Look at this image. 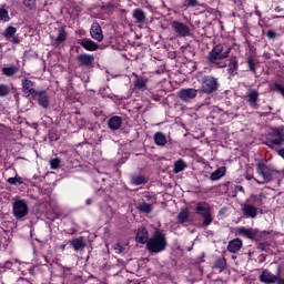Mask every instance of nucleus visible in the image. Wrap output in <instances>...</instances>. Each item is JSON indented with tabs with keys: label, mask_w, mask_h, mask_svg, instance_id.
I'll return each mask as SVG.
<instances>
[{
	"label": "nucleus",
	"mask_w": 284,
	"mask_h": 284,
	"mask_svg": "<svg viewBox=\"0 0 284 284\" xmlns=\"http://www.w3.org/2000/svg\"><path fill=\"white\" fill-rule=\"evenodd\" d=\"M168 248V236L163 230L158 229L146 242V250L150 254H161Z\"/></svg>",
	"instance_id": "nucleus-1"
},
{
	"label": "nucleus",
	"mask_w": 284,
	"mask_h": 284,
	"mask_svg": "<svg viewBox=\"0 0 284 284\" xmlns=\"http://www.w3.org/2000/svg\"><path fill=\"white\" fill-rule=\"evenodd\" d=\"M264 145L274 150V148H281L284 144V130L283 126L274 128L265 135Z\"/></svg>",
	"instance_id": "nucleus-2"
},
{
	"label": "nucleus",
	"mask_w": 284,
	"mask_h": 284,
	"mask_svg": "<svg viewBox=\"0 0 284 284\" xmlns=\"http://www.w3.org/2000/svg\"><path fill=\"white\" fill-rule=\"evenodd\" d=\"M230 52H232V48L225 47L223 44H216L206 57L209 63H216L223 59H227L230 57Z\"/></svg>",
	"instance_id": "nucleus-3"
},
{
	"label": "nucleus",
	"mask_w": 284,
	"mask_h": 284,
	"mask_svg": "<svg viewBox=\"0 0 284 284\" xmlns=\"http://www.w3.org/2000/svg\"><path fill=\"white\" fill-rule=\"evenodd\" d=\"M219 79L213 75H204L201 82V92L203 94H214L219 92Z\"/></svg>",
	"instance_id": "nucleus-4"
},
{
	"label": "nucleus",
	"mask_w": 284,
	"mask_h": 284,
	"mask_svg": "<svg viewBox=\"0 0 284 284\" xmlns=\"http://www.w3.org/2000/svg\"><path fill=\"white\" fill-rule=\"evenodd\" d=\"M29 209L26 200H14L12 203V214L16 221H23L28 216Z\"/></svg>",
	"instance_id": "nucleus-5"
},
{
	"label": "nucleus",
	"mask_w": 284,
	"mask_h": 284,
	"mask_svg": "<svg viewBox=\"0 0 284 284\" xmlns=\"http://www.w3.org/2000/svg\"><path fill=\"white\" fill-rule=\"evenodd\" d=\"M196 214H200L204 219L203 226L207 227V225L212 224V211L210 209V204L207 202H199L195 207Z\"/></svg>",
	"instance_id": "nucleus-6"
},
{
	"label": "nucleus",
	"mask_w": 284,
	"mask_h": 284,
	"mask_svg": "<svg viewBox=\"0 0 284 284\" xmlns=\"http://www.w3.org/2000/svg\"><path fill=\"white\" fill-rule=\"evenodd\" d=\"M171 28L175 32V34H178V37L185 38V37H190V34H191L190 27L179 20H174L171 23Z\"/></svg>",
	"instance_id": "nucleus-7"
},
{
	"label": "nucleus",
	"mask_w": 284,
	"mask_h": 284,
	"mask_svg": "<svg viewBox=\"0 0 284 284\" xmlns=\"http://www.w3.org/2000/svg\"><path fill=\"white\" fill-rule=\"evenodd\" d=\"M257 174L262 176L264 183H270L274 180V170L270 169L265 163L257 164Z\"/></svg>",
	"instance_id": "nucleus-8"
},
{
	"label": "nucleus",
	"mask_w": 284,
	"mask_h": 284,
	"mask_svg": "<svg viewBox=\"0 0 284 284\" xmlns=\"http://www.w3.org/2000/svg\"><path fill=\"white\" fill-rule=\"evenodd\" d=\"M178 97L184 103H190V101L194 100L195 97H199V90L194 88L181 89L178 92Z\"/></svg>",
	"instance_id": "nucleus-9"
},
{
	"label": "nucleus",
	"mask_w": 284,
	"mask_h": 284,
	"mask_svg": "<svg viewBox=\"0 0 284 284\" xmlns=\"http://www.w3.org/2000/svg\"><path fill=\"white\" fill-rule=\"evenodd\" d=\"M77 61L81 68H94V55L92 54H79Z\"/></svg>",
	"instance_id": "nucleus-10"
},
{
	"label": "nucleus",
	"mask_w": 284,
	"mask_h": 284,
	"mask_svg": "<svg viewBox=\"0 0 284 284\" xmlns=\"http://www.w3.org/2000/svg\"><path fill=\"white\" fill-rule=\"evenodd\" d=\"M31 99H33V101H38L41 108H50V97H48L45 91H37Z\"/></svg>",
	"instance_id": "nucleus-11"
},
{
	"label": "nucleus",
	"mask_w": 284,
	"mask_h": 284,
	"mask_svg": "<svg viewBox=\"0 0 284 284\" xmlns=\"http://www.w3.org/2000/svg\"><path fill=\"white\" fill-rule=\"evenodd\" d=\"M22 83V92L27 99H30V97H33L37 92L34 90V82H32L30 79L24 78L21 80Z\"/></svg>",
	"instance_id": "nucleus-12"
},
{
	"label": "nucleus",
	"mask_w": 284,
	"mask_h": 284,
	"mask_svg": "<svg viewBox=\"0 0 284 284\" xmlns=\"http://www.w3.org/2000/svg\"><path fill=\"white\" fill-rule=\"evenodd\" d=\"M243 215L246 219H256L258 216V207L245 202L241 205Z\"/></svg>",
	"instance_id": "nucleus-13"
},
{
	"label": "nucleus",
	"mask_w": 284,
	"mask_h": 284,
	"mask_svg": "<svg viewBox=\"0 0 284 284\" xmlns=\"http://www.w3.org/2000/svg\"><path fill=\"white\" fill-rule=\"evenodd\" d=\"M69 245L74 250V252H83L88 245V241L83 236L74 237L69 241Z\"/></svg>",
	"instance_id": "nucleus-14"
},
{
	"label": "nucleus",
	"mask_w": 284,
	"mask_h": 284,
	"mask_svg": "<svg viewBox=\"0 0 284 284\" xmlns=\"http://www.w3.org/2000/svg\"><path fill=\"white\" fill-rule=\"evenodd\" d=\"M135 241L142 245H148V241H150V233L148 232V229L140 227L135 235Z\"/></svg>",
	"instance_id": "nucleus-15"
},
{
	"label": "nucleus",
	"mask_w": 284,
	"mask_h": 284,
	"mask_svg": "<svg viewBox=\"0 0 284 284\" xmlns=\"http://www.w3.org/2000/svg\"><path fill=\"white\" fill-rule=\"evenodd\" d=\"M260 281L265 284H274L278 281V275H274L268 270H264L260 275Z\"/></svg>",
	"instance_id": "nucleus-16"
},
{
	"label": "nucleus",
	"mask_w": 284,
	"mask_h": 284,
	"mask_svg": "<svg viewBox=\"0 0 284 284\" xmlns=\"http://www.w3.org/2000/svg\"><path fill=\"white\" fill-rule=\"evenodd\" d=\"M247 103H250L253 110H256L258 105V91L250 89L246 94Z\"/></svg>",
	"instance_id": "nucleus-17"
},
{
	"label": "nucleus",
	"mask_w": 284,
	"mask_h": 284,
	"mask_svg": "<svg viewBox=\"0 0 284 284\" xmlns=\"http://www.w3.org/2000/svg\"><path fill=\"white\" fill-rule=\"evenodd\" d=\"M90 34L95 41H103V30L99 23H93L91 26Z\"/></svg>",
	"instance_id": "nucleus-18"
},
{
	"label": "nucleus",
	"mask_w": 284,
	"mask_h": 284,
	"mask_svg": "<svg viewBox=\"0 0 284 284\" xmlns=\"http://www.w3.org/2000/svg\"><path fill=\"white\" fill-rule=\"evenodd\" d=\"M265 201V195L263 194H258V195H254L252 194L247 200L246 203H248V205H253V207H261V205H264Z\"/></svg>",
	"instance_id": "nucleus-19"
},
{
	"label": "nucleus",
	"mask_w": 284,
	"mask_h": 284,
	"mask_svg": "<svg viewBox=\"0 0 284 284\" xmlns=\"http://www.w3.org/2000/svg\"><path fill=\"white\" fill-rule=\"evenodd\" d=\"M239 234L245 236L246 239H250L251 241H256V239H258V230L256 229L241 227L239 230Z\"/></svg>",
	"instance_id": "nucleus-20"
},
{
	"label": "nucleus",
	"mask_w": 284,
	"mask_h": 284,
	"mask_svg": "<svg viewBox=\"0 0 284 284\" xmlns=\"http://www.w3.org/2000/svg\"><path fill=\"white\" fill-rule=\"evenodd\" d=\"M121 125H123V119L119 115H113L108 121V128L110 130H113V131L120 130Z\"/></svg>",
	"instance_id": "nucleus-21"
},
{
	"label": "nucleus",
	"mask_w": 284,
	"mask_h": 284,
	"mask_svg": "<svg viewBox=\"0 0 284 284\" xmlns=\"http://www.w3.org/2000/svg\"><path fill=\"white\" fill-rule=\"evenodd\" d=\"M80 45L84 48V50H88L89 52H95V50H99V44H97L94 41L90 39H82L80 41Z\"/></svg>",
	"instance_id": "nucleus-22"
},
{
	"label": "nucleus",
	"mask_w": 284,
	"mask_h": 284,
	"mask_svg": "<svg viewBox=\"0 0 284 284\" xmlns=\"http://www.w3.org/2000/svg\"><path fill=\"white\" fill-rule=\"evenodd\" d=\"M241 247H243V241H241V239H234V240L230 241L229 245H227V250L232 254H236V252H239L241 250Z\"/></svg>",
	"instance_id": "nucleus-23"
},
{
	"label": "nucleus",
	"mask_w": 284,
	"mask_h": 284,
	"mask_svg": "<svg viewBox=\"0 0 284 284\" xmlns=\"http://www.w3.org/2000/svg\"><path fill=\"white\" fill-rule=\"evenodd\" d=\"M132 17L135 19V23H145L148 19L145 11L139 8L133 10Z\"/></svg>",
	"instance_id": "nucleus-24"
},
{
	"label": "nucleus",
	"mask_w": 284,
	"mask_h": 284,
	"mask_svg": "<svg viewBox=\"0 0 284 284\" xmlns=\"http://www.w3.org/2000/svg\"><path fill=\"white\" fill-rule=\"evenodd\" d=\"M68 39V32H65V28H58V36L54 39V45H61Z\"/></svg>",
	"instance_id": "nucleus-25"
},
{
	"label": "nucleus",
	"mask_w": 284,
	"mask_h": 284,
	"mask_svg": "<svg viewBox=\"0 0 284 284\" xmlns=\"http://www.w3.org/2000/svg\"><path fill=\"white\" fill-rule=\"evenodd\" d=\"M19 72V67L14 64H10L8 67L2 68V74L3 77H14Z\"/></svg>",
	"instance_id": "nucleus-26"
},
{
	"label": "nucleus",
	"mask_w": 284,
	"mask_h": 284,
	"mask_svg": "<svg viewBox=\"0 0 284 284\" xmlns=\"http://www.w3.org/2000/svg\"><path fill=\"white\" fill-rule=\"evenodd\" d=\"M225 172H226L225 166H221L216 171L211 173L210 180L211 181H219L220 179H223V176H225Z\"/></svg>",
	"instance_id": "nucleus-27"
},
{
	"label": "nucleus",
	"mask_w": 284,
	"mask_h": 284,
	"mask_svg": "<svg viewBox=\"0 0 284 284\" xmlns=\"http://www.w3.org/2000/svg\"><path fill=\"white\" fill-rule=\"evenodd\" d=\"M187 221H190V210L182 209L178 214V223L183 224L187 223Z\"/></svg>",
	"instance_id": "nucleus-28"
},
{
	"label": "nucleus",
	"mask_w": 284,
	"mask_h": 284,
	"mask_svg": "<svg viewBox=\"0 0 284 284\" xmlns=\"http://www.w3.org/2000/svg\"><path fill=\"white\" fill-rule=\"evenodd\" d=\"M239 72V60L236 58H231L229 63V74L234 77Z\"/></svg>",
	"instance_id": "nucleus-29"
},
{
	"label": "nucleus",
	"mask_w": 284,
	"mask_h": 284,
	"mask_svg": "<svg viewBox=\"0 0 284 284\" xmlns=\"http://www.w3.org/2000/svg\"><path fill=\"white\" fill-rule=\"evenodd\" d=\"M134 87L138 88V90H145L148 88V79L135 75Z\"/></svg>",
	"instance_id": "nucleus-30"
},
{
	"label": "nucleus",
	"mask_w": 284,
	"mask_h": 284,
	"mask_svg": "<svg viewBox=\"0 0 284 284\" xmlns=\"http://www.w3.org/2000/svg\"><path fill=\"white\" fill-rule=\"evenodd\" d=\"M154 141H155V145H160L162 148L168 144V138H165L163 132H156L154 134Z\"/></svg>",
	"instance_id": "nucleus-31"
},
{
	"label": "nucleus",
	"mask_w": 284,
	"mask_h": 284,
	"mask_svg": "<svg viewBox=\"0 0 284 284\" xmlns=\"http://www.w3.org/2000/svg\"><path fill=\"white\" fill-rule=\"evenodd\" d=\"M138 210L143 214H150L154 210V206L148 202H142L138 204Z\"/></svg>",
	"instance_id": "nucleus-32"
},
{
	"label": "nucleus",
	"mask_w": 284,
	"mask_h": 284,
	"mask_svg": "<svg viewBox=\"0 0 284 284\" xmlns=\"http://www.w3.org/2000/svg\"><path fill=\"white\" fill-rule=\"evenodd\" d=\"M132 185H145L148 183V180L144 175H133L131 178Z\"/></svg>",
	"instance_id": "nucleus-33"
},
{
	"label": "nucleus",
	"mask_w": 284,
	"mask_h": 284,
	"mask_svg": "<svg viewBox=\"0 0 284 284\" xmlns=\"http://www.w3.org/2000/svg\"><path fill=\"white\" fill-rule=\"evenodd\" d=\"M186 168L187 165L185 164V161L180 159L174 163L173 172L174 174H179V172H183Z\"/></svg>",
	"instance_id": "nucleus-34"
},
{
	"label": "nucleus",
	"mask_w": 284,
	"mask_h": 284,
	"mask_svg": "<svg viewBox=\"0 0 284 284\" xmlns=\"http://www.w3.org/2000/svg\"><path fill=\"white\" fill-rule=\"evenodd\" d=\"M214 267L215 270H220V273L223 272L225 267H227V260H225V257L217 258L215 261Z\"/></svg>",
	"instance_id": "nucleus-35"
},
{
	"label": "nucleus",
	"mask_w": 284,
	"mask_h": 284,
	"mask_svg": "<svg viewBox=\"0 0 284 284\" xmlns=\"http://www.w3.org/2000/svg\"><path fill=\"white\" fill-rule=\"evenodd\" d=\"M16 34H17V28L14 27H8L3 32V37L6 39H12Z\"/></svg>",
	"instance_id": "nucleus-36"
},
{
	"label": "nucleus",
	"mask_w": 284,
	"mask_h": 284,
	"mask_svg": "<svg viewBox=\"0 0 284 284\" xmlns=\"http://www.w3.org/2000/svg\"><path fill=\"white\" fill-rule=\"evenodd\" d=\"M7 183H9L10 185H23V180H21V178L19 176H14V178H9L7 180Z\"/></svg>",
	"instance_id": "nucleus-37"
},
{
	"label": "nucleus",
	"mask_w": 284,
	"mask_h": 284,
	"mask_svg": "<svg viewBox=\"0 0 284 284\" xmlns=\"http://www.w3.org/2000/svg\"><path fill=\"white\" fill-rule=\"evenodd\" d=\"M51 170H59L61 168V159L54 158L50 160Z\"/></svg>",
	"instance_id": "nucleus-38"
},
{
	"label": "nucleus",
	"mask_w": 284,
	"mask_h": 284,
	"mask_svg": "<svg viewBox=\"0 0 284 284\" xmlns=\"http://www.w3.org/2000/svg\"><path fill=\"white\" fill-rule=\"evenodd\" d=\"M8 94H10V87L0 84V97H8Z\"/></svg>",
	"instance_id": "nucleus-39"
},
{
	"label": "nucleus",
	"mask_w": 284,
	"mask_h": 284,
	"mask_svg": "<svg viewBox=\"0 0 284 284\" xmlns=\"http://www.w3.org/2000/svg\"><path fill=\"white\" fill-rule=\"evenodd\" d=\"M184 1H185L184 8H196L201 6L199 3V0H184Z\"/></svg>",
	"instance_id": "nucleus-40"
},
{
	"label": "nucleus",
	"mask_w": 284,
	"mask_h": 284,
	"mask_svg": "<svg viewBox=\"0 0 284 284\" xmlns=\"http://www.w3.org/2000/svg\"><path fill=\"white\" fill-rule=\"evenodd\" d=\"M0 21H10V16L8 11L3 8H0Z\"/></svg>",
	"instance_id": "nucleus-41"
},
{
	"label": "nucleus",
	"mask_w": 284,
	"mask_h": 284,
	"mask_svg": "<svg viewBox=\"0 0 284 284\" xmlns=\"http://www.w3.org/2000/svg\"><path fill=\"white\" fill-rule=\"evenodd\" d=\"M270 248V244L267 242H260L257 244V250H261V252H267Z\"/></svg>",
	"instance_id": "nucleus-42"
},
{
	"label": "nucleus",
	"mask_w": 284,
	"mask_h": 284,
	"mask_svg": "<svg viewBox=\"0 0 284 284\" xmlns=\"http://www.w3.org/2000/svg\"><path fill=\"white\" fill-rule=\"evenodd\" d=\"M37 0H23V6L26 7V8H29V10H32V8H34V2H36Z\"/></svg>",
	"instance_id": "nucleus-43"
},
{
	"label": "nucleus",
	"mask_w": 284,
	"mask_h": 284,
	"mask_svg": "<svg viewBox=\"0 0 284 284\" xmlns=\"http://www.w3.org/2000/svg\"><path fill=\"white\" fill-rule=\"evenodd\" d=\"M266 37H268V39H276V31L274 30H268L266 32Z\"/></svg>",
	"instance_id": "nucleus-44"
},
{
	"label": "nucleus",
	"mask_w": 284,
	"mask_h": 284,
	"mask_svg": "<svg viewBox=\"0 0 284 284\" xmlns=\"http://www.w3.org/2000/svg\"><path fill=\"white\" fill-rule=\"evenodd\" d=\"M114 250L116 251L118 254H122L123 252V246L121 245V243H116L114 245Z\"/></svg>",
	"instance_id": "nucleus-45"
},
{
	"label": "nucleus",
	"mask_w": 284,
	"mask_h": 284,
	"mask_svg": "<svg viewBox=\"0 0 284 284\" xmlns=\"http://www.w3.org/2000/svg\"><path fill=\"white\" fill-rule=\"evenodd\" d=\"M247 63L251 72H256V69L254 68V61H252V59H248Z\"/></svg>",
	"instance_id": "nucleus-46"
},
{
	"label": "nucleus",
	"mask_w": 284,
	"mask_h": 284,
	"mask_svg": "<svg viewBox=\"0 0 284 284\" xmlns=\"http://www.w3.org/2000/svg\"><path fill=\"white\" fill-rule=\"evenodd\" d=\"M235 192H243V194H245V189H243V186H241V185H236Z\"/></svg>",
	"instance_id": "nucleus-47"
},
{
	"label": "nucleus",
	"mask_w": 284,
	"mask_h": 284,
	"mask_svg": "<svg viewBox=\"0 0 284 284\" xmlns=\"http://www.w3.org/2000/svg\"><path fill=\"white\" fill-rule=\"evenodd\" d=\"M11 39H12L11 42L13 43V45H19V38L13 36Z\"/></svg>",
	"instance_id": "nucleus-48"
},
{
	"label": "nucleus",
	"mask_w": 284,
	"mask_h": 284,
	"mask_svg": "<svg viewBox=\"0 0 284 284\" xmlns=\"http://www.w3.org/2000/svg\"><path fill=\"white\" fill-rule=\"evenodd\" d=\"M275 12H283V8L282 7H275Z\"/></svg>",
	"instance_id": "nucleus-49"
},
{
	"label": "nucleus",
	"mask_w": 284,
	"mask_h": 284,
	"mask_svg": "<svg viewBox=\"0 0 284 284\" xmlns=\"http://www.w3.org/2000/svg\"><path fill=\"white\" fill-rule=\"evenodd\" d=\"M87 205H92V199H88L85 202Z\"/></svg>",
	"instance_id": "nucleus-50"
},
{
	"label": "nucleus",
	"mask_w": 284,
	"mask_h": 284,
	"mask_svg": "<svg viewBox=\"0 0 284 284\" xmlns=\"http://www.w3.org/2000/svg\"><path fill=\"white\" fill-rule=\"evenodd\" d=\"M71 270H72V267H68V266H64V267H63V271H64V272H70Z\"/></svg>",
	"instance_id": "nucleus-51"
},
{
	"label": "nucleus",
	"mask_w": 284,
	"mask_h": 284,
	"mask_svg": "<svg viewBox=\"0 0 284 284\" xmlns=\"http://www.w3.org/2000/svg\"><path fill=\"white\" fill-rule=\"evenodd\" d=\"M277 284H284V280L283 278H278L277 280Z\"/></svg>",
	"instance_id": "nucleus-52"
},
{
	"label": "nucleus",
	"mask_w": 284,
	"mask_h": 284,
	"mask_svg": "<svg viewBox=\"0 0 284 284\" xmlns=\"http://www.w3.org/2000/svg\"><path fill=\"white\" fill-rule=\"evenodd\" d=\"M224 185H225V187H227V185H230V182H225Z\"/></svg>",
	"instance_id": "nucleus-53"
},
{
	"label": "nucleus",
	"mask_w": 284,
	"mask_h": 284,
	"mask_svg": "<svg viewBox=\"0 0 284 284\" xmlns=\"http://www.w3.org/2000/svg\"><path fill=\"white\" fill-rule=\"evenodd\" d=\"M267 114H270V112L263 113L264 116H267Z\"/></svg>",
	"instance_id": "nucleus-54"
},
{
	"label": "nucleus",
	"mask_w": 284,
	"mask_h": 284,
	"mask_svg": "<svg viewBox=\"0 0 284 284\" xmlns=\"http://www.w3.org/2000/svg\"><path fill=\"white\" fill-rule=\"evenodd\" d=\"M256 183H258L261 185V183H263V182L256 181Z\"/></svg>",
	"instance_id": "nucleus-55"
},
{
	"label": "nucleus",
	"mask_w": 284,
	"mask_h": 284,
	"mask_svg": "<svg viewBox=\"0 0 284 284\" xmlns=\"http://www.w3.org/2000/svg\"><path fill=\"white\" fill-rule=\"evenodd\" d=\"M207 12H212V9H209Z\"/></svg>",
	"instance_id": "nucleus-56"
},
{
	"label": "nucleus",
	"mask_w": 284,
	"mask_h": 284,
	"mask_svg": "<svg viewBox=\"0 0 284 284\" xmlns=\"http://www.w3.org/2000/svg\"><path fill=\"white\" fill-rule=\"evenodd\" d=\"M268 110H272V106H268Z\"/></svg>",
	"instance_id": "nucleus-57"
}]
</instances>
